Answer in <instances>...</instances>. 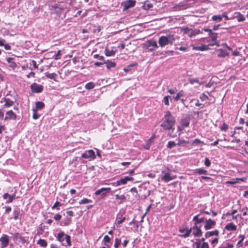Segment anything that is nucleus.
<instances>
[{
	"instance_id": "nucleus-1",
	"label": "nucleus",
	"mask_w": 248,
	"mask_h": 248,
	"mask_svg": "<svg viewBox=\"0 0 248 248\" xmlns=\"http://www.w3.org/2000/svg\"><path fill=\"white\" fill-rule=\"evenodd\" d=\"M176 123L175 117L172 115L170 111L168 110L165 113L163 121L160 124V126L166 131H173Z\"/></svg>"
},
{
	"instance_id": "nucleus-2",
	"label": "nucleus",
	"mask_w": 248,
	"mask_h": 248,
	"mask_svg": "<svg viewBox=\"0 0 248 248\" xmlns=\"http://www.w3.org/2000/svg\"><path fill=\"white\" fill-rule=\"evenodd\" d=\"M192 231V234L195 237H200L202 236V231L200 227H198L196 224H194L192 227L189 229H187L185 233L184 234H179V235L183 238H186L189 236L191 232Z\"/></svg>"
},
{
	"instance_id": "nucleus-3",
	"label": "nucleus",
	"mask_w": 248,
	"mask_h": 248,
	"mask_svg": "<svg viewBox=\"0 0 248 248\" xmlns=\"http://www.w3.org/2000/svg\"><path fill=\"white\" fill-rule=\"evenodd\" d=\"M58 240L62 246H67L70 245V237L63 232L58 234Z\"/></svg>"
},
{
	"instance_id": "nucleus-4",
	"label": "nucleus",
	"mask_w": 248,
	"mask_h": 248,
	"mask_svg": "<svg viewBox=\"0 0 248 248\" xmlns=\"http://www.w3.org/2000/svg\"><path fill=\"white\" fill-rule=\"evenodd\" d=\"M205 32H208V35L212 40L211 46L216 45L217 44V33L213 31L212 30L204 28L202 29Z\"/></svg>"
},
{
	"instance_id": "nucleus-5",
	"label": "nucleus",
	"mask_w": 248,
	"mask_h": 248,
	"mask_svg": "<svg viewBox=\"0 0 248 248\" xmlns=\"http://www.w3.org/2000/svg\"><path fill=\"white\" fill-rule=\"evenodd\" d=\"M64 4L63 3H57L51 6V10L57 14H60L64 9Z\"/></svg>"
},
{
	"instance_id": "nucleus-6",
	"label": "nucleus",
	"mask_w": 248,
	"mask_h": 248,
	"mask_svg": "<svg viewBox=\"0 0 248 248\" xmlns=\"http://www.w3.org/2000/svg\"><path fill=\"white\" fill-rule=\"evenodd\" d=\"M81 156L90 161L95 158V153L93 150H89L85 151L84 153L82 154Z\"/></svg>"
},
{
	"instance_id": "nucleus-7",
	"label": "nucleus",
	"mask_w": 248,
	"mask_h": 248,
	"mask_svg": "<svg viewBox=\"0 0 248 248\" xmlns=\"http://www.w3.org/2000/svg\"><path fill=\"white\" fill-rule=\"evenodd\" d=\"M110 191L111 188L110 187H102L96 190L94 194L95 195H100L102 197H105L106 196L107 194L109 193Z\"/></svg>"
},
{
	"instance_id": "nucleus-8",
	"label": "nucleus",
	"mask_w": 248,
	"mask_h": 248,
	"mask_svg": "<svg viewBox=\"0 0 248 248\" xmlns=\"http://www.w3.org/2000/svg\"><path fill=\"white\" fill-rule=\"evenodd\" d=\"M216 224L215 221L211 219H206L205 220L204 229L205 230H208L213 228Z\"/></svg>"
},
{
	"instance_id": "nucleus-9",
	"label": "nucleus",
	"mask_w": 248,
	"mask_h": 248,
	"mask_svg": "<svg viewBox=\"0 0 248 248\" xmlns=\"http://www.w3.org/2000/svg\"><path fill=\"white\" fill-rule=\"evenodd\" d=\"M134 178L131 177L125 176L117 181V186H120L122 185H125L128 181H133Z\"/></svg>"
},
{
	"instance_id": "nucleus-10",
	"label": "nucleus",
	"mask_w": 248,
	"mask_h": 248,
	"mask_svg": "<svg viewBox=\"0 0 248 248\" xmlns=\"http://www.w3.org/2000/svg\"><path fill=\"white\" fill-rule=\"evenodd\" d=\"M31 88L32 92L36 93H41L43 90V86L34 83L31 85Z\"/></svg>"
},
{
	"instance_id": "nucleus-11",
	"label": "nucleus",
	"mask_w": 248,
	"mask_h": 248,
	"mask_svg": "<svg viewBox=\"0 0 248 248\" xmlns=\"http://www.w3.org/2000/svg\"><path fill=\"white\" fill-rule=\"evenodd\" d=\"M0 241L1 243V248H4L7 247L9 243V236L6 234H3L0 238Z\"/></svg>"
},
{
	"instance_id": "nucleus-12",
	"label": "nucleus",
	"mask_w": 248,
	"mask_h": 248,
	"mask_svg": "<svg viewBox=\"0 0 248 248\" xmlns=\"http://www.w3.org/2000/svg\"><path fill=\"white\" fill-rule=\"evenodd\" d=\"M158 44L160 46L164 47L166 45L170 44V42H169L165 36H161L158 39Z\"/></svg>"
},
{
	"instance_id": "nucleus-13",
	"label": "nucleus",
	"mask_w": 248,
	"mask_h": 248,
	"mask_svg": "<svg viewBox=\"0 0 248 248\" xmlns=\"http://www.w3.org/2000/svg\"><path fill=\"white\" fill-rule=\"evenodd\" d=\"M175 178V176L171 175V173L170 172H166L163 176L161 177V179L165 182H168L174 179Z\"/></svg>"
},
{
	"instance_id": "nucleus-14",
	"label": "nucleus",
	"mask_w": 248,
	"mask_h": 248,
	"mask_svg": "<svg viewBox=\"0 0 248 248\" xmlns=\"http://www.w3.org/2000/svg\"><path fill=\"white\" fill-rule=\"evenodd\" d=\"M6 116L4 119L5 121L10 119L15 120L16 119V115L12 110L8 111L6 113Z\"/></svg>"
},
{
	"instance_id": "nucleus-15",
	"label": "nucleus",
	"mask_w": 248,
	"mask_h": 248,
	"mask_svg": "<svg viewBox=\"0 0 248 248\" xmlns=\"http://www.w3.org/2000/svg\"><path fill=\"white\" fill-rule=\"evenodd\" d=\"M3 101L5 102V104L3 105V108L11 107L14 103V101L10 99L9 98H2L0 102H2Z\"/></svg>"
},
{
	"instance_id": "nucleus-16",
	"label": "nucleus",
	"mask_w": 248,
	"mask_h": 248,
	"mask_svg": "<svg viewBox=\"0 0 248 248\" xmlns=\"http://www.w3.org/2000/svg\"><path fill=\"white\" fill-rule=\"evenodd\" d=\"M136 1L133 0H128L124 3V9L126 10L129 8L134 7L135 5Z\"/></svg>"
},
{
	"instance_id": "nucleus-17",
	"label": "nucleus",
	"mask_w": 248,
	"mask_h": 248,
	"mask_svg": "<svg viewBox=\"0 0 248 248\" xmlns=\"http://www.w3.org/2000/svg\"><path fill=\"white\" fill-rule=\"evenodd\" d=\"M236 228V226L232 222L227 224L225 227V229L228 231H235Z\"/></svg>"
},
{
	"instance_id": "nucleus-18",
	"label": "nucleus",
	"mask_w": 248,
	"mask_h": 248,
	"mask_svg": "<svg viewBox=\"0 0 248 248\" xmlns=\"http://www.w3.org/2000/svg\"><path fill=\"white\" fill-rule=\"evenodd\" d=\"M16 195L13 194L12 195H9L8 193H5L3 196V199L7 200V198H9V200L6 201V203H9L12 202L14 199H15Z\"/></svg>"
},
{
	"instance_id": "nucleus-19",
	"label": "nucleus",
	"mask_w": 248,
	"mask_h": 248,
	"mask_svg": "<svg viewBox=\"0 0 248 248\" xmlns=\"http://www.w3.org/2000/svg\"><path fill=\"white\" fill-rule=\"evenodd\" d=\"M218 235L219 231L217 230H216L213 231L206 232L205 234V237L207 238L214 235L218 236Z\"/></svg>"
},
{
	"instance_id": "nucleus-20",
	"label": "nucleus",
	"mask_w": 248,
	"mask_h": 248,
	"mask_svg": "<svg viewBox=\"0 0 248 248\" xmlns=\"http://www.w3.org/2000/svg\"><path fill=\"white\" fill-rule=\"evenodd\" d=\"M193 49L196 50L204 51L208 50L209 47L206 45H202L200 46H193Z\"/></svg>"
},
{
	"instance_id": "nucleus-21",
	"label": "nucleus",
	"mask_w": 248,
	"mask_h": 248,
	"mask_svg": "<svg viewBox=\"0 0 248 248\" xmlns=\"http://www.w3.org/2000/svg\"><path fill=\"white\" fill-rule=\"evenodd\" d=\"M125 219V217L123 216V214L121 213H119L117 216L116 220L118 225L122 223Z\"/></svg>"
},
{
	"instance_id": "nucleus-22",
	"label": "nucleus",
	"mask_w": 248,
	"mask_h": 248,
	"mask_svg": "<svg viewBox=\"0 0 248 248\" xmlns=\"http://www.w3.org/2000/svg\"><path fill=\"white\" fill-rule=\"evenodd\" d=\"M194 173L195 174H198L199 175L202 174H207L208 172L206 170L203 169V168H199L194 170Z\"/></svg>"
},
{
	"instance_id": "nucleus-23",
	"label": "nucleus",
	"mask_w": 248,
	"mask_h": 248,
	"mask_svg": "<svg viewBox=\"0 0 248 248\" xmlns=\"http://www.w3.org/2000/svg\"><path fill=\"white\" fill-rule=\"evenodd\" d=\"M218 53L217 54V57L219 58H224L226 57V56L229 55V53L227 52L225 50H223L222 49H219L218 50Z\"/></svg>"
},
{
	"instance_id": "nucleus-24",
	"label": "nucleus",
	"mask_w": 248,
	"mask_h": 248,
	"mask_svg": "<svg viewBox=\"0 0 248 248\" xmlns=\"http://www.w3.org/2000/svg\"><path fill=\"white\" fill-rule=\"evenodd\" d=\"M164 36L167 40H168L169 42H170V44H172L175 40V37L173 34H168Z\"/></svg>"
},
{
	"instance_id": "nucleus-25",
	"label": "nucleus",
	"mask_w": 248,
	"mask_h": 248,
	"mask_svg": "<svg viewBox=\"0 0 248 248\" xmlns=\"http://www.w3.org/2000/svg\"><path fill=\"white\" fill-rule=\"evenodd\" d=\"M146 45L147 47H149L150 46H153V47H155V48L158 47L157 43L155 41H152V40L148 41L146 43Z\"/></svg>"
},
{
	"instance_id": "nucleus-26",
	"label": "nucleus",
	"mask_w": 248,
	"mask_h": 248,
	"mask_svg": "<svg viewBox=\"0 0 248 248\" xmlns=\"http://www.w3.org/2000/svg\"><path fill=\"white\" fill-rule=\"evenodd\" d=\"M200 32V31L199 30H193L192 29H191L188 36L190 37H192L193 36L196 35L197 34H199Z\"/></svg>"
},
{
	"instance_id": "nucleus-27",
	"label": "nucleus",
	"mask_w": 248,
	"mask_h": 248,
	"mask_svg": "<svg viewBox=\"0 0 248 248\" xmlns=\"http://www.w3.org/2000/svg\"><path fill=\"white\" fill-rule=\"evenodd\" d=\"M236 15V17L238 22L244 21L245 20V17L240 12L235 13Z\"/></svg>"
},
{
	"instance_id": "nucleus-28",
	"label": "nucleus",
	"mask_w": 248,
	"mask_h": 248,
	"mask_svg": "<svg viewBox=\"0 0 248 248\" xmlns=\"http://www.w3.org/2000/svg\"><path fill=\"white\" fill-rule=\"evenodd\" d=\"M45 75L47 78H48L50 79H54L55 80V78L57 76V75L54 73H49L48 72H46L45 73Z\"/></svg>"
},
{
	"instance_id": "nucleus-29",
	"label": "nucleus",
	"mask_w": 248,
	"mask_h": 248,
	"mask_svg": "<svg viewBox=\"0 0 248 248\" xmlns=\"http://www.w3.org/2000/svg\"><path fill=\"white\" fill-rule=\"evenodd\" d=\"M37 244L43 247H46L47 246V242L44 239H40L38 242Z\"/></svg>"
},
{
	"instance_id": "nucleus-30",
	"label": "nucleus",
	"mask_w": 248,
	"mask_h": 248,
	"mask_svg": "<svg viewBox=\"0 0 248 248\" xmlns=\"http://www.w3.org/2000/svg\"><path fill=\"white\" fill-rule=\"evenodd\" d=\"M105 52L107 56H113L115 53L114 51L112 50H109L107 48L105 49Z\"/></svg>"
},
{
	"instance_id": "nucleus-31",
	"label": "nucleus",
	"mask_w": 248,
	"mask_h": 248,
	"mask_svg": "<svg viewBox=\"0 0 248 248\" xmlns=\"http://www.w3.org/2000/svg\"><path fill=\"white\" fill-rule=\"evenodd\" d=\"M233 246L232 244L227 242L223 243L220 247V248H232Z\"/></svg>"
},
{
	"instance_id": "nucleus-32",
	"label": "nucleus",
	"mask_w": 248,
	"mask_h": 248,
	"mask_svg": "<svg viewBox=\"0 0 248 248\" xmlns=\"http://www.w3.org/2000/svg\"><path fill=\"white\" fill-rule=\"evenodd\" d=\"M212 19L214 21H221L222 20V16L220 15H214L212 16Z\"/></svg>"
},
{
	"instance_id": "nucleus-33",
	"label": "nucleus",
	"mask_w": 248,
	"mask_h": 248,
	"mask_svg": "<svg viewBox=\"0 0 248 248\" xmlns=\"http://www.w3.org/2000/svg\"><path fill=\"white\" fill-rule=\"evenodd\" d=\"M116 63L114 62H107V67L108 69L115 67L116 66Z\"/></svg>"
},
{
	"instance_id": "nucleus-34",
	"label": "nucleus",
	"mask_w": 248,
	"mask_h": 248,
	"mask_svg": "<svg viewBox=\"0 0 248 248\" xmlns=\"http://www.w3.org/2000/svg\"><path fill=\"white\" fill-rule=\"evenodd\" d=\"M94 87V84L92 82L87 83L85 86V88L88 90L92 89Z\"/></svg>"
},
{
	"instance_id": "nucleus-35",
	"label": "nucleus",
	"mask_w": 248,
	"mask_h": 248,
	"mask_svg": "<svg viewBox=\"0 0 248 248\" xmlns=\"http://www.w3.org/2000/svg\"><path fill=\"white\" fill-rule=\"evenodd\" d=\"M36 106L37 109H42L45 106V104L43 102L41 101H38L36 102Z\"/></svg>"
},
{
	"instance_id": "nucleus-36",
	"label": "nucleus",
	"mask_w": 248,
	"mask_h": 248,
	"mask_svg": "<svg viewBox=\"0 0 248 248\" xmlns=\"http://www.w3.org/2000/svg\"><path fill=\"white\" fill-rule=\"evenodd\" d=\"M121 239H120L118 238H116L115 239V243H114V248H118L120 246V245H121Z\"/></svg>"
},
{
	"instance_id": "nucleus-37",
	"label": "nucleus",
	"mask_w": 248,
	"mask_h": 248,
	"mask_svg": "<svg viewBox=\"0 0 248 248\" xmlns=\"http://www.w3.org/2000/svg\"><path fill=\"white\" fill-rule=\"evenodd\" d=\"M184 95V93L183 91H181L177 93V95L175 96H174L173 98L176 101H178L180 98Z\"/></svg>"
},
{
	"instance_id": "nucleus-38",
	"label": "nucleus",
	"mask_w": 248,
	"mask_h": 248,
	"mask_svg": "<svg viewBox=\"0 0 248 248\" xmlns=\"http://www.w3.org/2000/svg\"><path fill=\"white\" fill-rule=\"evenodd\" d=\"M176 146V143L173 141H170L168 142L167 147L168 148L171 149Z\"/></svg>"
},
{
	"instance_id": "nucleus-39",
	"label": "nucleus",
	"mask_w": 248,
	"mask_h": 248,
	"mask_svg": "<svg viewBox=\"0 0 248 248\" xmlns=\"http://www.w3.org/2000/svg\"><path fill=\"white\" fill-rule=\"evenodd\" d=\"M19 214H20V211L19 209L15 210L14 211V219L15 220H16L18 218Z\"/></svg>"
},
{
	"instance_id": "nucleus-40",
	"label": "nucleus",
	"mask_w": 248,
	"mask_h": 248,
	"mask_svg": "<svg viewBox=\"0 0 248 248\" xmlns=\"http://www.w3.org/2000/svg\"><path fill=\"white\" fill-rule=\"evenodd\" d=\"M220 128L221 131H226L228 128V125L225 123H223Z\"/></svg>"
},
{
	"instance_id": "nucleus-41",
	"label": "nucleus",
	"mask_w": 248,
	"mask_h": 248,
	"mask_svg": "<svg viewBox=\"0 0 248 248\" xmlns=\"http://www.w3.org/2000/svg\"><path fill=\"white\" fill-rule=\"evenodd\" d=\"M190 29H189V28L188 27H186V28H184L182 29V32L184 33V34H187L188 36L189 34V32L190 31Z\"/></svg>"
},
{
	"instance_id": "nucleus-42",
	"label": "nucleus",
	"mask_w": 248,
	"mask_h": 248,
	"mask_svg": "<svg viewBox=\"0 0 248 248\" xmlns=\"http://www.w3.org/2000/svg\"><path fill=\"white\" fill-rule=\"evenodd\" d=\"M170 96L169 95H167V96H165L164 98H163V102L164 103L165 105H169V98H170Z\"/></svg>"
},
{
	"instance_id": "nucleus-43",
	"label": "nucleus",
	"mask_w": 248,
	"mask_h": 248,
	"mask_svg": "<svg viewBox=\"0 0 248 248\" xmlns=\"http://www.w3.org/2000/svg\"><path fill=\"white\" fill-rule=\"evenodd\" d=\"M115 198H116V199L120 200L122 201H125L126 200V197L124 195H122L120 196V195L117 194L115 195Z\"/></svg>"
},
{
	"instance_id": "nucleus-44",
	"label": "nucleus",
	"mask_w": 248,
	"mask_h": 248,
	"mask_svg": "<svg viewBox=\"0 0 248 248\" xmlns=\"http://www.w3.org/2000/svg\"><path fill=\"white\" fill-rule=\"evenodd\" d=\"M181 124L184 127H187L189 124V122L187 120H183L181 121Z\"/></svg>"
},
{
	"instance_id": "nucleus-45",
	"label": "nucleus",
	"mask_w": 248,
	"mask_h": 248,
	"mask_svg": "<svg viewBox=\"0 0 248 248\" xmlns=\"http://www.w3.org/2000/svg\"><path fill=\"white\" fill-rule=\"evenodd\" d=\"M61 50H58L57 54L54 55V58L56 60H58L61 59Z\"/></svg>"
},
{
	"instance_id": "nucleus-46",
	"label": "nucleus",
	"mask_w": 248,
	"mask_h": 248,
	"mask_svg": "<svg viewBox=\"0 0 248 248\" xmlns=\"http://www.w3.org/2000/svg\"><path fill=\"white\" fill-rule=\"evenodd\" d=\"M189 82L193 84H194V83H199V84H201L200 82H199V81L198 80V78H190L189 79Z\"/></svg>"
},
{
	"instance_id": "nucleus-47",
	"label": "nucleus",
	"mask_w": 248,
	"mask_h": 248,
	"mask_svg": "<svg viewBox=\"0 0 248 248\" xmlns=\"http://www.w3.org/2000/svg\"><path fill=\"white\" fill-rule=\"evenodd\" d=\"M204 165L207 167L211 165V161L208 157H206L205 159Z\"/></svg>"
},
{
	"instance_id": "nucleus-48",
	"label": "nucleus",
	"mask_w": 248,
	"mask_h": 248,
	"mask_svg": "<svg viewBox=\"0 0 248 248\" xmlns=\"http://www.w3.org/2000/svg\"><path fill=\"white\" fill-rule=\"evenodd\" d=\"M91 202H92V201L90 200H89L86 198H84L80 202H79V203H87Z\"/></svg>"
},
{
	"instance_id": "nucleus-49",
	"label": "nucleus",
	"mask_w": 248,
	"mask_h": 248,
	"mask_svg": "<svg viewBox=\"0 0 248 248\" xmlns=\"http://www.w3.org/2000/svg\"><path fill=\"white\" fill-rule=\"evenodd\" d=\"M93 57L102 61H103L104 59V57L103 56H100L98 54H95L93 56Z\"/></svg>"
},
{
	"instance_id": "nucleus-50",
	"label": "nucleus",
	"mask_w": 248,
	"mask_h": 248,
	"mask_svg": "<svg viewBox=\"0 0 248 248\" xmlns=\"http://www.w3.org/2000/svg\"><path fill=\"white\" fill-rule=\"evenodd\" d=\"M194 245H196V248H200L201 246V240L199 239H196V241L195 242Z\"/></svg>"
},
{
	"instance_id": "nucleus-51",
	"label": "nucleus",
	"mask_w": 248,
	"mask_h": 248,
	"mask_svg": "<svg viewBox=\"0 0 248 248\" xmlns=\"http://www.w3.org/2000/svg\"><path fill=\"white\" fill-rule=\"evenodd\" d=\"M33 111L34 112L32 115V117L34 119L36 120L39 118V115L36 113V110L35 109H33Z\"/></svg>"
},
{
	"instance_id": "nucleus-52",
	"label": "nucleus",
	"mask_w": 248,
	"mask_h": 248,
	"mask_svg": "<svg viewBox=\"0 0 248 248\" xmlns=\"http://www.w3.org/2000/svg\"><path fill=\"white\" fill-rule=\"evenodd\" d=\"M205 219L204 217H201V218H198V220L197 223H194V224H196V225H198V224L200 223H202L203 222H205Z\"/></svg>"
},
{
	"instance_id": "nucleus-53",
	"label": "nucleus",
	"mask_w": 248,
	"mask_h": 248,
	"mask_svg": "<svg viewBox=\"0 0 248 248\" xmlns=\"http://www.w3.org/2000/svg\"><path fill=\"white\" fill-rule=\"evenodd\" d=\"M103 241L105 243H109L110 241V239L108 235H106L104 237Z\"/></svg>"
},
{
	"instance_id": "nucleus-54",
	"label": "nucleus",
	"mask_w": 248,
	"mask_h": 248,
	"mask_svg": "<svg viewBox=\"0 0 248 248\" xmlns=\"http://www.w3.org/2000/svg\"><path fill=\"white\" fill-rule=\"evenodd\" d=\"M200 98L202 101H205L208 99V96L203 93L200 96Z\"/></svg>"
},
{
	"instance_id": "nucleus-55",
	"label": "nucleus",
	"mask_w": 248,
	"mask_h": 248,
	"mask_svg": "<svg viewBox=\"0 0 248 248\" xmlns=\"http://www.w3.org/2000/svg\"><path fill=\"white\" fill-rule=\"evenodd\" d=\"M200 182H202V180H212L211 178L208 176H202L200 178Z\"/></svg>"
},
{
	"instance_id": "nucleus-56",
	"label": "nucleus",
	"mask_w": 248,
	"mask_h": 248,
	"mask_svg": "<svg viewBox=\"0 0 248 248\" xmlns=\"http://www.w3.org/2000/svg\"><path fill=\"white\" fill-rule=\"evenodd\" d=\"M201 142V141L199 139H196L193 141L192 144V145L198 144L200 143Z\"/></svg>"
},
{
	"instance_id": "nucleus-57",
	"label": "nucleus",
	"mask_w": 248,
	"mask_h": 248,
	"mask_svg": "<svg viewBox=\"0 0 248 248\" xmlns=\"http://www.w3.org/2000/svg\"><path fill=\"white\" fill-rule=\"evenodd\" d=\"M201 248H209L208 244L207 242H203Z\"/></svg>"
},
{
	"instance_id": "nucleus-58",
	"label": "nucleus",
	"mask_w": 248,
	"mask_h": 248,
	"mask_svg": "<svg viewBox=\"0 0 248 248\" xmlns=\"http://www.w3.org/2000/svg\"><path fill=\"white\" fill-rule=\"evenodd\" d=\"M237 183H238V181H236V179L232 180L231 181H229L226 182L227 184H235Z\"/></svg>"
},
{
	"instance_id": "nucleus-59",
	"label": "nucleus",
	"mask_w": 248,
	"mask_h": 248,
	"mask_svg": "<svg viewBox=\"0 0 248 248\" xmlns=\"http://www.w3.org/2000/svg\"><path fill=\"white\" fill-rule=\"evenodd\" d=\"M61 217H62L60 214H57L56 215H55L54 218L56 220L58 221L61 219Z\"/></svg>"
},
{
	"instance_id": "nucleus-60",
	"label": "nucleus",
	"mask_w": 248,
	"mask_h": 248,
	"mask_svg": "<svg viewBox=\"0 0 248 248\" xmlns=\"http://www.w3.org/2000/svg\"><path fill=\"white\" fill-rule=\"evenodd\" d=\"M145 9H149L153 7V4L151 3L145 4L144 5Z\"/></svg>"
},
{
	"instance_id": "nucleus-61",
	"label": "nucleus",
	"mask_w": 248,
	"mask_h": 248,
	"mask_svg": "<svg viewBox=\"0 0 248 248\" xmlns=\"http://www.w3.org/2000/svg\"><path fill=\"white\" fill-rule=\"evenodd\" d=\"M176 91L177 90L176 89H169L168 90V92L170 94H172L175 93Z\"/></svg>"
},
{
	"instance_id": "nucleus-62",
	"label": "nucleus",
	"mask_w": 248,
	"mask_h": 248,
	"mask_svg": "<svg viewBox=\"0 0 248 248\" xmlns=\"http://www.w3.org/2000/svg\"><path fill=\"white\" fill-rule=\"evenodd\" d=\"M232 54L235 56H237L240 55V52L237 50H234L232 51Z\"/></svg>"
},
{
	"instance_id": "nucleus-63",
	"label": "nucleus",
	"mask_w": 248,
	"mask_h": 248,
	"mask_svg": "<svg viewBox=\"0 0 248 248\" xmlns=\"http://www.w3.org/2000/svg\"><path fill=\"white\" fill-rule=\"evenodd\" d=\"M106 63L105 62H94V65L96 66H100L103 63Z\"/></svg>"
},
{
	"instance_id": "nucleus-64",
	"label": "nucleus",
	"mask_w": 248,
	"mask_h": 248,
	"mask_svg": "<svg viewBox=\"0 0 248 248\" xmlns=\"http://www.w3.org/2000/svg\"><path fill=\"white\" fill-rule=\"evenodd\" d=\"M60 203L59 202H55V203H54V204L53 205V206L52 207V209H54L55 208H56L58 206H60Z\"/></svg>"
}]
</instances>
